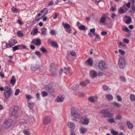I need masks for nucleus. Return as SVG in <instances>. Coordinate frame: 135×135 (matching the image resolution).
I'll use <instances>...</instances> for the list:
<instances>
[{
  "mask_svg": "<svg viewBox=\"0 0 135 135\" xmlns=\"http://www.w3.org/2000/svg\"><path fill=\"white\" fill-rule=\"evenodd\" d=\"M71 116L76 118H79L80 115L77 109L74 107L71 108L70 110Z\"/></svg>",
  "mask_w": 135,
  "mask_h": 135,
  "instance_id": "1",
  "label": "nucleus"
},
{
  "mask_svg": "<svg viewBox=\"0 0 135 135\" xmlns=\"http://www.w3.org/2000/svg\"><path fill=\"white\" fill-rule=\"evenodd\" d=\"M101 112L102 113L106 114L103 117L104 118L108 117L112 118L114 116L113 114L111 113L108 109H103L102 110Z\"/></svg>",
  "mask_w": 135,
  "mask_h": 135,
  "instance_id": "2",
  "label": "nucleus"
},
{
  "mask_svg": "<svg viewBox=\"0 0 135 135\" xmlns=\"http://www.w3.org/2000/svg\"><path fill=\"white\" fill-rule=\"evenodd\" d=\"M18 109V107L17 106L11 107L9 110V114L11 115H15L17 113Z\"/></svg>",
  "mask_w": 135,
  "mask_h": 135,
  "instance_id": "3",
  "label": "nucleus"
},
{
  "mask_svg": "<svg viewBox=\"0 0 135 135\" xmlns=\"http://www.w3.org/2000/svg\"><path fill=\"white\" fill-rule=\"evenodd\" d=\"M98 67L100 70H104L107 68V65L104 61H101L98 64Z\"/></svg>",
  "mask_w": 135,
  "mask_h": 135,
  "instance_id": "4",
  "label": "nucleus"
},
{
  "mask_svg": "<svg viewBox=\"0 0 135 135\" xmlns=\"http://www.w3.org/2000/svg\"><path fill=\"white\" fill-rule=\"evenodd\" d=\"M17 43V41L13 39H11L8 41V44L6 43V48L11 47Z\"/></svg>",
  "mask_w": 135,
  "mask_h": 135,
  "instance_id": "5",
  "label": "nucleus"
},
{
  "mask_svg": "<svg viewBox=\"0 0 135 135\" xmlns=\"http://www.w3.org/2000/svg\"><path fill=\"white\" fill-rule=\"evenodd\" d=\"M12 124V121L10 119H6L4 120L3 124V127L6 128H8Z\"/></svg>",
  "mask_w": 135,
  "mask_h": 135,
  "instance_id": "6",
  "label": "nucleus"
},
{
  "mask_svg": "<svg viewBox=\"0 0 135 135\" xmlns=\"http://www.w3.org/2000/svg\"><path fill=\"white\" fill-rule=\"evenodd\" d=\"M50 71L53 75H56L57 73V69L54 64L53 63H51L50 65Z\"/></svg>",
  "mask_w": 135,
  "mask_h": 135,
  "instance_id": "7",
  "label": "nucleus"
},
{
  "mask_svg": "<svg viewBox=\"0 0 135 135\" xmlns=\"http://www.w3.org/2000/svg\"><path fill=\"white\" fill-rule=\"evenodd\" d=\"M118 65L121 69L124 68L125 65V60L123 58H121L119 60Z\"/></svg>",
  "mask_w": 135,
  "mask_h": 135,
  "instance_id": "8",
  "label": "nucleus"
},
{
  "mask_svg": "<svg viewBox=\"0 0 135 135\" xmlns=\"http://www.w3.org/2000/svg\"><path fill=\"white\" fill-rule=\"evenodd\" d=\"M12 90H4V96L6 98L8 99L9 98L12 94Z\"/></svg>",
  "mask_w": 135,
  "mask_h": 135,
  "instance_id": "9",
  "label": "nucleus"
},
{
  "mask_svg": "<svg viewBox=\"0 0 135 135\" xmlns=\"http://www.w3.org/2000/svg\"><path fill=\"white\" fill-rule=\"evenodd\" d=\"M51 120L50 117L48 116H47L44 118L43 120V122L44 123L45 125L48 124L50 123Z\"/></svg>",
  "mask_w": 135,
  "mask_h": 135,
  "instance_id": "10",
  "label": "nucleus"
},
{
  "mask_svg": "<svg viewBox=\"0 0 135 135\" xmlns=\"http://www.w3.org/2000/svg\"><path fill=\"white\" fill-rule=\"evenodd\" d=\"M45 89L49 93H53L54 90L52 87L50 85H47L45 86Z\"/></svg>",
  "mask_w": 135,
  "mask_h": 135,
  "instance_id": "11",
  "label": "nucleus"
},
{
  "mask_svg": "<svg viewBox=\"0 0 135 135\" xmlns=\"http://www.w3.org/2000/svg\"><path fill=\"white\" fill-rule=\"evenodd\" d=\"M107 17V15L104 13H103L100 20V22L102 24L104 23L106 21Z\"/></svg>",
  "mask_w": 135,
  "mask_h": 135,
  "instance_id": "12",
  "label": "nucleus"
},
{
  "mask_svg": "<svg viewBox=\"0 0 135 135\" xmlns=\"http://www.w3.org/2000/svg\"><path fill=\"white\" fill-rule=\"evenodd\" d=\"M32 43L37 46L40 45L41 44L40 40L38 39L33 40L32 41Z\"/></svg>",
  "mask_w": 135,
  "mask_h": 135,
  "instance_id": "13",
  "label": "nucleus"
},
{
  "mask_svg": "<svg viewBox=\"0 0 135 135\" xmlns=\"http://www.w3.org/2000/svg\"><path fill=\"white\" fill-rule=\"evenodd\" d=\"M65 96L63 95H60L57 98V102H61L64 100Z\"/></svg>",
  "mask_w": 135,
  "mask_h": 135,
  "instance_id": "14",
  "label": "nucleus"
},
{
  "mask_svg": "<svg viewBox=\"0 0 135 135\" xmlns=\"http://www.w3.org/2000/svg\"><path fill=\"white\" fill-rule=\"evenodd\" d=\"M48 9L46 8H45L43 9L39 13H42V15H43L41 17V18L43 17L48 12Z\"/></svg>",
  "mask_w": 135,
  "mask_h": 135,
  "instance_id": "15",
  "label": "nucleus"
},
{
  "mask_svg": "<svg viewBox=\"0 0 135 135\" xmlns=\"http://www.w3.org/2000/svg\"><path fill=\"white\" fill-rule=\"evenodd\" d=\"M92 59L89 58L88 60L85 62V63L88 64L89 65L92 66L93 65V61L91 60Z\"/></svg>",
  "mask_w": 135,
  "mask_h": 135,
  "instance_id": "16",
  "label": "nucleus"
},
{
  "mask_svg": "<svg viewBox=\"0 0 135 135\" xmlns=\"http://www.w3.org/2000/svg\"><path fill=\"white\" fill-rule=\"evenodd\" d=\"M90 73L91 76L93 78L96 77L97 76V73L94 70L90 71Z\"/></svg>",
  "mask_w": 135,
  "mask_h": 135,
  "instance_id": "17",
  "label": "nucleus"
},
{
  "mask_svg": "<svg viewBox=\"0 0 135 135\" xmlns=\"http://www.w3.org/2000/svg\"><path fill=\"white\" fill-rule=\"evenodd\" d=\"M16 81V80L15 76L14 75L12 76L11 77V78L10 82V83L13 85H14L15 84Z\"/></svg>",
  "mask_w": 135,
  "mask_h": 135,
  "instance_id": "18",
  "label": "nucleus"
},
{
  "mask_svg": "<svg viewBox=\"0 0 135 135\" xmlns=\"http://www.w3.org/2000/svg\"><path fill=\"white\" fill-rule=\"evenodd\" d=\"M126 17L127 18L126 21L125 22L127 24H129L132 22V19L131 17L126 16Z\"/></svg>",
  "mask_w": 135,
  "mask_h": 135,
  "instance_id": "19",
  "label": "nucleus"
},
{
  "mask_svg": "<svg viewBox=\"0 0 135 135\" xmlns=\"http://www.w3.org/2000/svg\"><path fill=\"white\" fill-rule=\"evenodd\" d=\"M68 126L69 128L72 129H74L75 128V126L74 123L71 122H68Z\"/></svg>",
  "mask_w": 135,
  "mask_h": 135,
  "instance_id": "20",
  "label": "nucleus"
},
{
  "mask_svg": "<svg viewBox=\"0 0 135 135\" xmlns=\"http://www.w3.org/2000/svg\"><path fill=\"white\" fill-rule=\"evenodd\" d=\"M89 83V80H86L85 81H82L80 83V85L83 87L86 86V84Z\"/></svg>",
  "mask_w": 135,
  "mask_h": 135,
  "instance_id": "21",
  "label": "nucleus"
},
{
  "mask_svg": "<svg viewBox=\"0 0 135 135\" xmlns=\"http://www.w3.org/2000/svg\"><path fill=\"white\" fill-rule=\"evenodd\" d=\"M41 34L45 36H46V32H47V28L43 27L41 29Z\"/></svg>",
  "mask_w": 135,
  "mask_h": 135,
  "instance_id": "22",
  "label": "nucleus"
},
{
  "mask_svg": "<svg viewBox=\"0 0 135 135\" xmlns=\"http://www.w3.org/2000/svg\"><path fill=\"white\" fill-rule=\"evenodd\" d=\"M11 10L12 12L15 13H17L19 12V10L17 8L12 7L11 8Z\"/></svg>",
  "mask_w": 135,
  "mask_h": 135,
  "instance_id": "23",
  "label": "nucleus"
},
{
  "mask_svg": "<svg viewBox=\"0 0 135 135\" xmlns=\"http://www.w3.org/2000/svg\"><path fill=\"white\" fill-rule=\"evenodd\" d=\"M106 98L109 100H112L113 99V97L110 94H108L106 95Z\"/></svg>",
  "mask_w": 135,
  "mask_h": 135,
  "instance_id": "24",
  "label": "nucleus"
},
{
  "mask_svg": "<svg viewBox=\"0 0 135 135\" xmlns=\"http://www.w3.org/2000/svg\"><path fill=\"white\" fill-rule=\"evenodd\" d=\"M90 119L87 118H86L84 119V122L83 123V124L87 125L89 123Z\"/></svg>",
  "mask_w": 135,
  "mask_h": 135,
  "instance_id": "25",
  "label": "nucleus"
},
{
  "mask_svg": "<svg viewBox=\"0 0 135 135\" xmlns=\"http://www.w3.org/2000/svg\"><path fill=\"white\" fill-rule=\"evenodd\" d=\"M87 130V128L83 127L81 128L79 130L80 133L82 134L85 133Z\"/></svg>",
  "mask_w": 135,
  "mask_h": 135,
  "instance_id": "26",
  "label": "nucleus"
},
{
  "mask_svg": "<svg viewBox=\"0 0 135 135\" xmlns=\"http://www.w3.org/2000/svg\"><path fill=\"white\" fill-rule=\"evenodd\" d=\"M112 104L113 105V106L116 107L117 108H119L121 106V104L115 102H113Z\"/></svg>",
  "mask_w": 135,
  "mask_h": 135,
  "instance_id": "27",
  "label": "nucleus"
},
{
  "mask_svg": "<svg viewBox=\"0 0 135 135\" xmlns=\"http://www.w3.org/2000/svg\"><path fill=\"white\" fill-rule=\"evenodd\" d=\"M62 25L65 28H69L71 27L70 25L68 23L65 24L64 22H63Z\"/></svg>",
  "mask_w": 135,
  "mask_h": 135,
  "instance_id": "28",
  "label": "nucleus"
},
{
  "mask_svg": "<svg viewBox=\"0 0 135 135\" xmlns=\"http://www.w3.org/2000/svg\"><path fill=\"white\" fill-rule=\"evenodd\" d=\"M127 125L128 128L129 129H132L133 128V125L132 124L130 123L129 121L127 122Z\"/></svg>",
  "mask_w": 135,
  "mask_h": 135,
  "instance_id": "29",
  "label": "nucleus"
},
{
  "mask_svg": "<svg viewBox=\"0 0 135 135\" xmlns=\"http://www.w3.org/2000/svg\"><path fill=\"white\" fill-rule=\"evenodd\" d=\"M79 29L81 30L85 31L86 30V28L84 25H81L78 26Z\"/></svg>",
  "mask_w": 135,
  "mask_h": 135,
  "instance_id": "30",
  "label": "nucleus"
},
{
  "mask_svg": "<svg viewBox=\"0 0 135 135\" xmlns=\"http://www.w3.org/2000/svg\"><path fill=\"white\" fill-rule=\"evenodd\" d=\"M71 88L74 90H76L79 89V85L77 84L74 85L72 86Z\"/></svg>",
  "mask_w": 135,
  "mask_h": 135,
  "instance_id": "31",
  "label": "nucleus"
},
{
  "mask_svg": "<svg viewBox=\"0 0 135 135\" xmlns=\"http://www.w3.org/2000/svg\"><path fill=\"white\" fill-rule=\"evenodd\" d=\"M111 132L113 135H118V133L117 131H115L113 129H111Z\"/></svg>",
  "mask_w": 135,
  "mask_h": 135,
  "instance_id": "32",
  "label": "nucleus"
},
{
  "mask_svg": "<svg viewBox=\"0 0 135 135\" xmlns=\"http://www.w3.org/2000/svg\"><path fill=\"white\" fill-rule=\"evenodd\" d=\"M70 69L69 67H68L67 68H66L65 67H64V73L65 74H66L68 72L70 73Z\"/></svg>",
  "mask_w": 135,
  "mask_h": 135,
  "instance_id": "33",
  "label": "nucleus"
},
{
  "mask_svg": "<svg viewBox=\"0 0 135 135\" xmlns=\"http://www.w3.org/2000/svg\"><path fill=\"white\" fill-rule=\"evenodd\" d=\"M17 34L18 37H22L23 36V33L21 31H18L17 32Z\"/></svg>",
  "mask_w": 135,
  "mask_h": 135,
  "instance_id": "34",
  "label": "nucleus"
},
{
  "mask_svg": "<svg viewBox=\"0 0 135 135\" xmlns=\"http://www.w3.org/2000/svg\"><path fill=\"white\" fill-rule=\"evenodd\" d=\"M42 14L39 13L36 16L35 18V20L36 21L39 20L41 18H38V17H39L40 15H42Z\"/></svg>",
  "mask_w": 135,
  "mask_h": 135,
  "instance_id": "35",
  "label": "nucleus"
},
{
  "mask_svg": "<svg viewBox=\"0 0 135 135\" xmlns=\"http://www.w3.org/2000/svg\"><path fill=\"white\" fill-rule=\"evenodd\" d=\"M130 99L132 101H134L135 100V95L133 94H131L130 95Z\"/></svg>",
  "mask_w": 135,
  "mask_h": 135,
  "instance_id": "36",
  "label": "nucleus"
},
{
  "mask_svg": "<svg viewBox=\"0 0 135 135\" xmlns=\"http://www.w3.org/2000/svg\"><path fill=\"white\" fill-rule=\"evenodd\" d=\"M38 68L36 66H33L31 67V69L32 71H35Z\"/></svg>",
  "mask_w": 135,
  "mask_h": 135,
  "instance_id": "37",
  "label": "nucleus"
},
{
  "mask_svg": "<svg viewBox=\"0 0 135 135\" xmlns=\"http://www.w3.org/2000/svg\"><path fill=\"white\" fill-rule=\"evenodd\" d=\"M94 98L92 97H89V100L91 103H94L95 102Z\"/></svg>",
  "mask_w": 135,
  "mask_h": 135,
  "instance_id": "38",
  "label": "nucleus"
},
{
  "mask_svg": "<svg viewBox=\"0 0 135 135\" xmlns=\"http://www.w3.org/2000/svg\"><path fill=\"white\" fill-rule=\"evenodd\" d=\"M119 12L121 14H123L124 13L125 11L122 7H121L119 8Z\"/></svg>",
  "mask_w": 135,
  "mask_h": 135,
  "instance_id": "39",
  "label": "nucleus"
},
{
  "mask_svg": "<svg viewBox=\"0 0 135 135\" xmlns=\"http://www.w3.org/2000/svg\"><path fill=\"white\" fill-rule=\"evenodd\" d=\"M52 46L54 47H58L57 43L55 41H52L51 43Z\"/></svg>",
  "mask_w": 135,
  "mask_h": 135,
  "instance_id": "40",
  "label": "nucleus"
},
{
  "mask_svg": "<svg viewBox=\"0 0 135 135\" xmlns=\"http://www.w3.org/2000/svg\"><path fill=\"white\" fill-rule=\"evenodd\" d=\"M19 49L20 48L19 47V45L15 46L13 47V51L14 52L16 50H20Z\"/></svg>",
  "mask_w": 135,
  "mask_h": 135,
  "instance_id": "41",
  "label": "nucleus"
},
{
  "mask_svg": "<svg viewBox=\"0 0 135 135\" xmlns=\"http://www.w3.org/2000/svg\"><path fill=\"white\" fill-rule=\"evenodd\" d=\"M40 50L43 53H45L47 52V50L43 47H41L40 49Z\"/></svg>",
  "mask_w": 135,
  "mask_h": 135,
  "instance_id": "42",
  "label": "nucleus"
},
{
  "mask_svg": "<svg viewBox=\"0 0 135 135\" xmlns=\"http://www.w3.org/2000/svg\"><path fill=\"white\" fill-rule=\"evenodd\" d=\"M107 121L108 122L111 123H114L115 122V120L113 118H111L108 119Z\"/></svg>",
  "mask_w": 135,
  "mask_h": 135,
  "instance_id": "43",
  "label": "nucleus"
},
{
  "mask_svg": "<svg viewBox=\"0 0 135 135\" xmlns=\"http://www.w3.org/2000/svg\"><path fill=\"white\" fill-rule=\"evenodd\" d=\"M50 33L51 35H55L56 33L55 30H51L50 31Z\"/></svg>",
  "mask_w": 135,
  "mask_h": 135,
  "instance_id": "44",
  "label": "nucleus"
},
{
  "mask_svg": "<svg viewBox=\"0 0 135 135\" xmlns=\"http://www.w3.org/2000/svg\"><path fill=\"white\" fill-rule=\"evenodd\" d=\"M104 75V74L102 72L99 71L97 74V76H103Z\"/></svg>",
  "mask_w": 135,
  "mask_h": 135,
  "instance_id": "45",
  "label": "nucleus"
},
{
  "mask_svg": "<svg viewBox=\"0 0 135 135\" xmlns=\"http://www.w3.org/2000/svg\"><path fill=\"white\" fill-rule=\"evenodd\" d=\"M102 88L103 90L104 91L107 90L109 89L108 86L106 85H103Z\"/></svg>",
  "mask_w": 135,
  "mask_h": 135,
  "instance_id": "46",
  "label": "nucleus"
},
{
  "mask_svg": "<svg viewBox=\"0 0 135 135\" xmlns=\"http://www.w3.org/2000/svg\"><path fill=\"white\" fill-rule=\"evenodd\" d=\"M41 93L43 97H45L47 96L48 95L47 93L44 91H42L41 92Z\"/></svg>",
  "mask_w": 135,
  "mask_h": 135,
  "instance_id": "47",
  "label": "nucleus"
},
{
  "mask_svg": "<svg viewBox=\"0 0 135 135\" xmlns=\"http://www.w3.org/2000/svg\"><path fill=\"white\" fill-rule=\"evenodd\" d=\"M28 107L30 109H31L33 107V103H29L28 104Z\"/></svg>",
  "mask_w": 135,
  "mask_h": 135,
  "instance_id": "48",
  "label": "nucleus"
},
{
  "mask_svg": "<svg viewBox=\"0 0 135 135\" xmlns=\"http://www.w3.org/2000/svg\"><path fill=\"white\" fill-rule=\"evenodd\" d=\"M120 78L121 81L122 82H126V78H125L124 76H120Z\"/></svg>",
  "mask_w": 135,
  "mask_h": 135,
  "instance_id": "49",
  "label": "nucleus"
},
{
  "mask_svg": "<svg viewBox=\"0 0 135 135\" xmlns=\"http://www.w3.org/2000/svg\"><path fill=\"white\" fill-rule=\"evenodd\" d=\"M23 133L25 135H30V132L26 130H24L23 131Z\"/></svg>",
  "mask_w": 135,
  "mask_h": 135,
  "instance_id": "50",
  "label": "nucleus"
},
{
  "mask_svg": "<svg viewBox=\"0 0 135 135\" xmlns=\"http://www.w3.org/2000/svg\"><path fill=\"white\" fill-rule=\"evenodd\" d=\"M35 53L36 55H37L39 57H41V54L40 53V52L38 51H37L35 52Z\"/></svg>",
  "mask_w": 135,
  "mask_h": 135,
  "instance_id": "51",
  "label": "nucleus"
},
{
  "mask_svg": "<svg viewBox=\"0 0 135 135\" xmlns=\"http://www.w3.org/2000/svg\"><path fill=\"white\" fill-rule=\"evenodd\" d=\"M122 30L125 32H128L129 31V30L128 28L127 27H124L122 28Z\"/></svg>",
  "mask_w": 135,
  "mask_h": 135,
  "instance_id": "52",
  "label": "nucleus"
},
{
  "mask_svg": "<svg viewBox=\"0 0 135 135\" xmlns=\"http://www.w3.org/2000/svg\"><path fill=\"white\" fill-rule=\"evenodd\" d=\"M117 101L118 102H121L122 101V99L121 97L119 95H117Z\"/></svg>",
  "mask_w": 135,
  "mask_h": 135,
  "instance_id": "53",
  "label": "nucleus"
},
{
  "mask_svg": "<svg viewBox=\"0 0 135 135\" xmlns=\"http://www.w3.org/2000/svg\"><path fill=\"white\" fill-rule=\"evenodd\" d=\"M19 47L20 48V49H25L26 48V47L24 45H18Z\"/></svg>",
  "mask_w": 135,
  "mask_h": 135,
  "instance_id": "54",
  "label": "nucleus"
},
{
  "mask_svg": "<svg viewBox=\"0 0 135 135\" xmlns=\"http://www.w3.org/2000/svg\"><path fill=\"white\" fill-rule=\"evenodd\" d=\"M119 53H120V54L122 55H124L125 54V52L124 51L120 49L119 50Z\"/></svg>",
  "mask_w": 135,
  "mask_h": 135,
  "instance_id": "55",
  "label": "nucleus"
},
{
  "mask_svg": "<svg viewBox=\"0 0 135 135\" xmlns=\"http://www.w3.org/2000/svg\"><path fill=\"white\" fill-rule=\"evenodd\" d=\"M20 92V90L19 89H16L15 93V95H18L19 93Z\"/></svg>",
  "mask_w": 135,
  "mask_h": 135,
  "instance_id": "56",
  "label": "nucleus"
},
{
  "mask_svg": "<svg viewBox=\"0 0 135 135\" xmlns=\"http://www.w3.org/2000/svg\"><path fill=\"white\" fill-rule=\"evenodd\" d=\"M70 54L71 56H74L76 55V54L75 52L73 51H70Z\"/></svg>",
  "mask_w": 135,
  "mask_h": 135,
  "instance_id": "57",
  "label": "nucleus"
},
{
  "mask_svg": "<svg viewBox=\"0 0 135 135\" xmlns=\"http://www.w3.org/2000/svg\"><path fill=\"white\" fill-rule=\"evenodd\" d=\"M33 33L35 34H36L38 32V30L37 28L36 27L33 29Z\"/></svg>",
  "mask_w": 135,
  "mask_h": 135,
  "instance_id": "58",
  "label": "nucleus"
},
{
  "mask_svg": "<svg viewBox=\"0 0 135 135\" xmlns=\"http://www.w3.org/2000/svg\"><path fill=\"white\" fill-rule=\"evenodd\" d=\"M122 118V117L120 115H117V118H115L116 120H120Z\"/></svg>",
  "mask_w": 135,
  "mask_h": 135,
  "instance_id": "59",
  "label": "nucleus"
},
{
  "mask_svg": "<svg viewBox=\"0 0 135 135\" xmlns=\"http://www.w3.org/2000/svg\"><path fill=\"white\" fill-rule=\"evenodd\" d=\"M4 89H5L4 90H12L11 88L9 87L8 86H5V87Z\"/></svg>",
  "mask_w": 135,
  "mask_h": 135,
  "instance_id": "60",
  "label": "nucleus"
},
{
  "mask_svg": "<svg viewBox=\"0 0 135 135\" xmlns=\"http://www.w3.org/2000/svg\"><path fill=\"white\" fill-rule=\"evenodd\" d=\"M68 29L65 30V31L69 33H71V29L70 28Z\"/></svg>",
  "mask_w": 135,
  "mask_h": 135,
  "instance_id": "61",
  "label": "nucleus"
},
{
  "mask_svg": "<svg viewBox=\"0 0 135 135\" xmlns=\"http://www.w3.org/2000/svg\"><path fill=\"white\" fill-rule=\"evenodd\" d=\"M123 42L126 44H128L129 43V40L127 39H123Z\"/></svg>",
  "mask_w": 135,
  "mask_h": 135,
  "instance_id": "62",
  "label": "nucleus"
},
{
  "mask_svg": "<svg viewBox=\"0 0 135 135\" xmlns=\"http://www.w3.org/2000/svg\"><path fill=\"white\" fill-rule=\"evenodd\" d=\"M26 98L27 100H30L32 98L31 96L29 95H26Z\"/></svg>",
  "mask_w": 135,
  "mask_h": 135,
  "instance_id": "63",
  "label": "nucleus"
},
{
  "mask_svg": "<svg viewBox=\"0 0 135 135\" xmlns=\"http://www.w3.org/2000/svg\"><path fill=\"white\" fill-rule=\"evenodd\" d=\"M36 97L38 100H39L40 99V94L39 93H36Z\"/></svg>",
  "mask_w": 135,
  "mask_h": 135,
  "instance_id": "64",
  "label": "nucleus"
}]
</instances>
